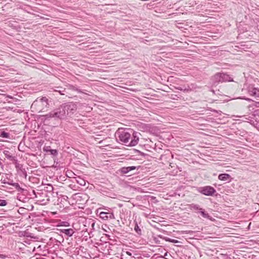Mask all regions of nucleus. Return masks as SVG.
I'll list each match as a JSON object with an SVG mask.
<instances>
[{"instance_id":"f257e3e1","label":"nucleus","mask_w":259,"mask_h":259,"mask_svg":"<svg viewBox=\"0 0 259 259\" xmlns=\"http://www.w3.org/2000/svg\"><path fill=\"white\" fill-rule=\"evenodd\" d=\"M75 110L76 106L74 103L71 102L64 103L49 113L44 115L43 117L46 120L52 118L55 120H63L65 119L67 116H70L71 114H73Z\"/></svg>"},{"instance_id":"f03ea898","label":"nucleus","mask_w":259,"mask_h":259,"mask_svg":"<svg viewBox=\"0 0 259 259\" xmlns=\"http://www.w3.org/2000/svg\"><path fill=\"white\" fill-rule=\"evenodd\" d=\"M118 140L127 146H135L139 141V136L140 134L133 130H119L116 133Z\"/></svg>"},{"instance_id":"7ed1b4c3","label":"nucleus","mask_w":259,"mask_h":259,"mask_svg":"<svg viewBox=\"0 0 259 259\" xmlns=\"http://www.w3.org/2000/svg\"><path fill=\"white\" fill-rule=\"evenodd\" d=\"M50 106L49 99L47 97L37 98L32 104L31 108L38 112L45 111Z\"/></svg>"},{"instance_id":"20e7f679","label":"nucleus","mask_w":259,"mask_h":259,"mask_svg":"<svg viewBox=\"0 0 259 259\" xmlns=\"http://www.w3.org/2000/svg\"><path fill=\"white\" fill-rule=\"evenodd\" d=\"M212 80L214 84L219 82L233 81V78L229 74L224 73H216L212 76Z\"/></svg>"},{"instance_id":"39448f33","label":"nucleus","mask_w":259,"mask_h":259,"mask_svg":"<svg viewBox=\"0 0 259 259\" xmlns=\"http://www.w3.org/2000/svg\"><path fill=\"white\" fill-rule=\"evenodd\" d=\"M198 191L206 196H212L216 192L215 189L210 186L200 187L198 188Z\"/></svg>"},{"instance_id":"423d86ee","label":"nucleus","mask_w":259,"mask_h":259,"mask_svg":"<svg viewBox=\"0 0 259 259\" xmlns=\"http://www.w3.org/2000/svg\"><path fill=\"white\" fill-rule=\"evenodd\" d=\"M14 164L16 169L20 176H23L25 179H26L27 176V170L23 167V165L19 163L18 161H15Z\"/></svg>"},{"instance_id":"0eeeda50","label":"nucleus","mask_w":259,"mask_h":259,"mask_svg":"<svg viewBox=\"0 0 259 259\" xmlns=\"http://www.w3.org/2000/svg\"><path fill=\"white\" fill-rule=\"evenodd\" d=\"M248 93L252 96L259 97V89L255 88L253 85H250L248 87Z\"/></svg>"},{"instance_id":"6e6552de","label":"nucleus","mask_w":259,"mask_h":259,"mask_svg":"<svg viewBox=\"0 0 259 259\" xmlns=\"http://www.w3.org/2000/svg\"><path fill=\"white\" fill-rule=\"evenodd\" d=\"M100 218L103 220H108L114 219L113 212L102 211L99 214Z\"/></svg>"},{"instance_id":"1a4fd4ad","label":"nucleus","mask_w":259,"mask_h":259,"mask_svg":"<svg viewBox=\"0 0 259 259\" xmlns=\"http://www.w3.org/2000/svg\"><path fill=\"white\" fill-rule=\"evenodd\" d=\"M3 153L6 157L9 160L13 161L14 164L15 163V161H18L16 156H13L11 152L9 150H4L3 151Z\"/></svg>"},{"instance_id":"9d476101","label":"nucleus","mask_w":259,"mask_h":259,"mask_svg":"<svg viewBox=\"0 0 259 259\" xmlns=\"http://www.w3.org/2000/svg\"><path fill=\"white\" fill-rule=\"evenodd\" d=\"M136 166H127V167H122L120 169V171L121 174H127L128 172L135 170L136 169H138Z\"/></svg>"},{"instance_id":"9b49d317","label":"nucleus","mask_w":259,"mask_h":259,"mask_svg":"<svg viewBox=\"0 0 259 259\" xmlns=\"http://www.w3.org/2000/svg\"><path fill=\"white\" fill-rule=\"evenodd\" d=\"M239 117H242L243 118V119H242V121L244 122H247L250 123L251 124L255 126V123L254 121L251 118L252 116H239Z\"/></svg>"},{"instance_id":"f8f14e48","label":"nucleus","mask_w":259,"mask_h":259,"mask_svg":"<svg viewBox=\"0 0 259 259\" xmlns=\"http://www.w3.org/2000/svg\"><path fill=\"white\" fill-rule=\"evenodd\" d=\"M251 118L254 121V123H255V125H257V123L259 122V109L254 111Z\"/></svg>"},{"instance_id":"ddd939ff","label":"nucleus","mask_w":259,"mask_h":259,"mask_svg":"<svg viewBox=\"0 0 259 259\" xmlns=\"http://www.w3.org/2000/svg\"><path fill=\"white\" fill-rule=\"evenodd\" d=\"M60 231L61 233H64L69 237L72 236L74 233V230L71 228L62 229Z\"/></svg>"},{"instance_id":"4468645a","label":"nucleus","mask_w":259,"mask_h":259,"mask_svg":"<svg viewBox=\"0 0 259 259\" xmlns=\"http://www.w3.org/2000/svg\"><path fill=\"white\" fill-rule=\"evenodd\" d=\"M199 213H200L201 216L204 218L207 219L208 220L211 221L212 220V217L208 213H207L203 208L201 209Z\"/></svg>"},{"instance_id":"2eb2a0df","label":"nucleus","mask_w":259,"mask_h":259,"mask_svg":"<svg viewBox=\"0 0 259 259\" xmlns=\"http://www.w3.org/2000/svg\"><path fill=\"white\" fill-rule=\"evenodd\" d=\"M231 176L228 174H221L219 175L218 178L221 181H228L230 178Z\"/></svg>"},{"instance_id":"dca6fc26","label":"nucleus","mask_w":259,"mask_h":259,"mask_svg":"<svg viewBox=\"0 0 259 259\" xmlns=\"http://www.w3.org/2000/svg\"><path fill=\"white\" fill-rule=\"evenodd\" d=\"M190 209L191 210H195L196 212H199L202 208L200 207L199 205L195 204H191L190 205Z\"/></svg>"},{"instance_id":"f3484780","label":"nucleus","mask_w":259,"mask_h":259,"mask_svg":"<svg viewBox=\"0 0 259 259\" xmlns=\"http://www.w3.org/2000/svg\"><path fill=\"white\" fill-rule=\"evenodd\" d=\"M13 185V187H14L18 192L22 193L24 191V189L21 188L18 183H15V184Z\"/></svg>"},{"instance_id":"a211bd4d","label":"nucleus","mask_w":259,"mask_h":259,"mask_svg":"<svg viewBox=\"0 0 259 259\" xmlns=\"http://www.w3.org/2000/svg\"><path fill=\"white\" fill-rule=\"evenodd\" d=\"M134 230L136 232V233L138 235H141L142 231L140 227H139L137 223L135 224V227H134Z\"/></svg>"},{"instance_id":"6ab92c4d","label":"nucleus","mask_w":259,"mask_h":259,"mask_svg":"<svg viewBox=\"0 0 259 259\" xmlns=\"http://www.w3.org/2000/svg\"><path fill=\"white\" fill-rule=\"evenodd\" d=\"M163 239L166 241H168V242H171V243H177L179 242V241L178 240H177L171 239V238H168V237H164Z\"/></svg>"},{"instance_id":"aec40b11","label":"nucleus","mask_w":259,"mask_h":259,"mask_svg":"<svg viewBox=\"0 0 259 259\" xmlns=\"http://www.w3.org/2000/svg\"><path fill=\"white\" fill-rule=\"evenodd\" d=\"M20 236H24V237H30V233L27 231H23L20 232L19 234Z\"/></svg>"},{"instance_id":"412c9836","label":"nucleus","mask_w":259,"mask_h":259,"mask_svg":"<svg viewBox=\"0 0 259 259\" xmlns=\"http://www.w3.org/2000/svg\"><path fill=\"white\" fill-rule=\"evenodd\" d=\"M0 136L1 137L4 138H9L10 137V134L8 133L3 131L1 133Z\"/></svg>"},{"instance_id":"4be33fe9","label":"nucleus","mask_w":259,"mask_h":259,"mask_svg":"<svg viewBox=\"0 0 259 259\" xmlns=\"http://www.w3.org/2000/svg\"><path fill=\"white\" fill-rule=\"evenodd\" d=\"M49 152L53 156H56L58 154V151L56 149H50Z\"/></svg>"},{"instance_id":"5701e85b","label":"nucleus","mask_w":259,"mask_h":259,"mask_svg":"<svg viewBox=\"0 0 259 259\" xmlns=\"http://www.w3.org/2000/svg\"><path fill=\"white\" fill-rule=\"evenodd\" d=\"M7 204L6 200L4 199H0V206H4Z\"/></svg>"},{"instance_id":"b1692460","label":"nucleus","mask_w":259,"mask_h":259,"mask_svg":"<svg viewBox=\"0 0 259 259\" xmlns=\"http://www.w3.org/2000/svg\"><path fill=\"white\" fill-rule=\"evenodd\" d=\"M68 197L67 196H66V195L62 196L61 198V202H64V201L67 202L68 201Z\"/></svg>"},{"instance_id":"393cba45","label":"nucleus","mask_w":259,"mask_h":259,"mask_svg":"<svg viewBox=\"0 0 259 259\" xmlns=\"http://www.w3.org/2000/svg\"><path fill=\"white\" fill-rule=\"evenodd\" d=\"M55 92H57L60 93V95H64L65 94L64 92H65V90L63 89L62 90H55Z\"/></svg>"},{"instance_id":"a878e982","label":"nucleus","mask_w":259,"mask_h":259,"mask_svg":"<svg viewBox=\"0 0 259 259\" xmlns=\"http://www.w3.org/2000/svg\"><path fill=\"white\" fill-rule=\"evenodd\" d=\"M2 183L3 184H8L9 185L12 186H13V184H15V183H13L12 181L11 182H5V180H4Z\"/></svg>"},{"instance_id":"bb28decb","label":"nucleus","mask_w":259,"mask_h":259,"mask_svg":"<svg viewBox=\"0 0 259 259\" xmlns=\"http://www.w3.org/2000/svg\"><path fill=\"white\" fill-rule=\"evenodd\" d=\"M171 96H174L173 97H172V98H171V99H174V100H176V99H177V98H179V97H178V96H177V95H172Z\"/></svg>"},{"instance_id":"cd10ccee","label":"nucleus","mask_w":259,"mask_h":259,"mask_svg":"<svg viewBox=\"0 0 259 259\" xmlns=\"http://www.w3.org/2000/svg\"><path fill=\"white\" fill-rule=\"evenodd\" d=\"M79 184L80 185L84 186L85 185V182L84 181H82V182H80Z\"/></svg>"},{"instance_id":"c85d7f7f","label":"nucleus","mask_w":259,"mask_h":259,"mask_svg":"<svg viewBox=\"0 0 259 259\" xmlns=\"http://www.w3.org/2000/svg\"><path fill=\"white\" fill-rule=\"evenodd\" d=\"M79 184L80 185L84 186L85 185V182L84 181H82V182H80Z\"/></svg>"},{"instance_id":"c756f323","label":"nucleus","mask_w":259,"mask_h":259,"mask_svg":"<svg viewBox=\"0 0 259 259\" xmlns=\"http://www.w3.org/2000/svg\"><path fill=\"white\" fill-rule=\"evenodd\" d=\"M126 254L129 256H132V253L129 251H126Z\"/></svg>"},{"instance_id":"7c9ffc66","label":"nucleus","mask_w":259,"mask_h":259,"mask_svg":"<svg viewBox=\"0 0 259 259\" xmlns=\"http://www.w3.org/2000/svg\"><path fill=\"white\" fill-rule=\"evenodd\" d=\"M50 149V147H47L45 150L46 151H49Z\"/></svg>"},{"instance_id":"2f4dec72","label":"nucleus","mask_w":259,"mask_h":259,"mask_svg":"<svg viewBox=\"0 0 259 259\" xmlns=\"http://www.w3.org/2000/svg\"><path fill=\"white\" fill-rule=\"evenodd\" d=\"M74 90H76V91H77L78 92H81L80 91V90H79V89H74Z\"/></svg>"},{"instance_id":"473e14b6","label":"nucleus","mask_w":259,"mask_h":259,"mask_svg":"<svg viewBox=\"0 0 259 259\" xmlns=\"http://www.w3.org/2000/svg\"><path fill=\"white\" fill-rule=\"evenodd\" d=\"M94 225H95V223H93L92 224V227H94Z\"/></svg>"},{"instance_id":"72a5a7b5","label":"nucleus","mask_w":259,"mask_h":259,"mask_svg":"<svg viewBox=\"0 0 259 259\" xmlns=\"http://www.w3.org/2000/svg\"><path fill=\"white\" fill-rule=\"evenodd\" d=\"M57 89H62V88H60V87H57Z\"/></svg>"},{"instance_id":"f704fd0d","label":"nucleus","mask_w":259,"mask_h":259,"mask_svg":"<svg viewBox=\"0 0 259 259\" xmlns=\"http://www.w3.org/2000/svg\"><path fill=\"white\" fill-rule=\"evenodd\" d=\"M178 89L180 90H182V89L181 88H178Z\"/></svg>"},{"instance_id":"c9c22d12","label":"nucleus","mask_w":259,"mask_h":259,"mask_svg":"<svg viewBox=\"0 0 259 259\" xmlns=\"http://www.w3.org/2000/svg\"><path fill=\"white\" fill-rule=\"evenodd\" d=\"M246 100H250V99H246Z\"/></svg>"},{"instance_id":"e433bc0d","label":"nucleus","mask_w":259,"mask_h":259,"mask_svg":"<svg viewBox=\"0 0 259 259\" xmlns=\"http://www.w3.org/2000/svg\"><path fill=\"white\" fill-rule=\"evenodd\" d=\"M256 104H258V106H259V102L256 103Z\"/></svg>"},{"instance_id":"4c0bfd02","label":"nucleus","mask_w":259,"mask_h":259,"mask_svg":"<svg viewBox=\"0 0 259 259\" xmlns=\"http://www.w3.org/2000/svg\"><path fill=\"white\" fill-rule=\"evenodd\" d=\"M120 259H123L122 258H121Z\"/></svg>"}]
</instances>
